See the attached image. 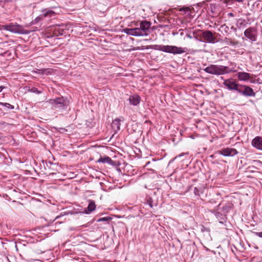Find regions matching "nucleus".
<instances>
[{
	"mask_svg": "<svg viewBox=\"0 0 262 262\" xmlns=\"http://www.w3.org/2000/svg\"><path fill=\"white\" fill-rule=\"evenodd\" d=\"M28 91L32 93H36L37 94H40L42 93L41 91L38 90L35 87H32L31 89H29Z\"/></svg>",
	"mask_w": 262,
	"mask_h": 262,
	"instance_id": "22",
	"label": "nucleus"
},
{
	"mask_svg": "<svg viewBox=\"0 0 262 262\" xmlns=\"http://www.w3.org/2000/svg\"><path fill=\"white\" fill-rule=\"evenodd\" d=\"M223 84L229 90H235L237 92L241 85L232 78L225 80Z\"/></svg>",
	"mask_w": 262,
	"mask_h": 262,
	"instance_id": "7",
	"label": "nucleus"
},
{
	"mask_svg": "<svg viewBox=\"0 0 262 262\" xmlns=\"http://www.w3.org/2000/svg\"><path fill=\"white\" fill-rule=\"evenodd\" d=\"M229 45H234V42L233 41L230 40Z\"/></svg>",
	"mask_w": 262,
	"mask_h": 262,
	"instance_id": "33",
	"label": "nucleus"
},
{
	"mask_svg": "<svg viewBox=\"0 0 262 262\" xmlns=\"http://www.w3.org/2000/svg\"><path fill=\"white\" fill-rule=\"evenodd\" d=\"M5 88L3 86H0V93L3 91V90Z\"/></svg>",
	"mask_w": 262,
	"mask_h": 262,
	"instance_id": "31",
	"label": "nucleus"
},
{
	"mask_svg": "<svg viewBox=\"0 0 262 262\" xmlns=\"http://www.w3.org/2000/svg\"><path fill=\"white\" fill-rule=\"evenodd\" d=\"M112 218L110 216L103 217H101V218H99V219H98L97 222H108L109 221L112 220Z\"/></svg>",
	"mask_w": 262,
	"mask_h": 262,
	"instance_id": "21",
	"label": "nucleus"
},
{
	"mask_svg": "<svg viewBox=\"0 0 262 262\" xmlns=\"http://www.w3.org/2000/svg\"><path fill=\"white\" fill-rule=\"evenodd\" d=\"M238 93L246 97H255L256 94L251 88L246 85H241Z\"/></svg>",
	"mask_w": 262,
	"mask_h": 262,
	"instance_id": "6",
	"label": "nucleus"
},
{
	"mask_svg": "<svg viewBox=\"0 0 262 262\" xmlns=\"http://www.w3.org/2000/svg\"><path fill=\"white\" fill-rule=\"evenodd\" d=\"M42 18H42L41 15L40 14L39 16H37L32 21L31 25H34V24H36L37 22L41 20Z\"/></svg>",
	"mask_w": 262,
	"mask_h": 262,
	"instance_id": "25",
	"label": "nucleus"
},
{
	"mask_svg": "<svg viewBox=\"0 0 262 262\" xmlns=\"http://www.w3.org/2000/svg\"><path fill=\"white\" fill-rule=\"evenodd\" d=\"M215 215L216 217L218 219L219 223L220 224H223L226 220L225 216L218 212H215Z\"/></svg>",
	"mask_w": 262,
	"mask_h": 262,
	"instance_id": "20",
	"label": "nucleus"
},
{
	"mask_svg": "<svg viewBox=\"0 0 262 262\" xmlns=\"http://www.w3.org/2000/svg\"><path fill=\"white\" fill-rule=\"evenodd\" d=\"M226 1L227 3H233L234 1L238 2V3H241L243 1V0H226Z\"/></svg>",
	"mask_w": 262,
	"mask_h": 262,
	"instance_id": "27",
	"label": "nucleus"
},
{
	"mask_svg": "<svg viewBox=\"0 0 262 262\" xmlns=\"http://www.w3.org/2000/svg\"><path fill=\"white\" fill-rule=\"evenodd\" d=\"M97 162L108 163L111 165H115V162L108 157H101L98 160Z\"/></svg>",
	"mask_w": 262,
	"mask_h": 262,
	"instance_id": "16",
	"label": "nucleus"
},
{
	"mask_svg": "<svg viewBox=\"0 0 262 262\" xmlns=\"http://www.w3.org/2000/svg\"><path fill=\"white\" fill-rule=\"evenodd\" d=\"M2 28L14 33L27 34L30 33L29 31L25 30L23 26L17 24H13L12 23H10L8 25H3L2 26Z\"/></svg>",
	"mask_w": 262,
	"mask_h": 262,
	"instance_id": "4",
	"label": "nucleus"
},
{
	"mask_svg": "<svg viewBox=\"0 0 262 262\" xmlns=\"http://www.w3.org/2000/svg\"><path fill=\"white\" fill-rule=\"evenodd\" d=\"M244 35L252 41H255L256 40V30L253 27H250L247 29L244 32Z\"/></svg>",
	"mask_w": 262,
	"mask_h": 262,
	"instance_id": "9",
	"label": "nucleus"
},
{
	"mask_svg": "<svg viewBox=\"0 0 262 262\" xmlns=\"http://www.w3.org/2000/svg\"><path fill=\"white\" fill-rule=\"evenodd\" d=\"M220 154L226 157H232L236 155L238 152L235 148H225L219 151Z\"/></svg>",
	"mask_w": 262,
	"mask_h": 262,
	"instance_id": "10",
	"label": "nucleus"
},
{
	"mask_svg": "<svg viewBox=\"0 0 262 262\" xmlns=\"http://www.w3.org/2000/svg\"><path fill=\"white\" fill-rule=\"evenodd\" d=\"M129 103L133 105H137L140 101V98L138 95L130 96L128 99Z\"/></svg>",
	"mask_w": 262,
	"mask_h": 262,
	"instance_id": "17",
	"label": "nucleus"
},
{
	"mask_svg": "<svg viewBox=\"0 0 262 262\" xmlns=\"http://www.w3.org/2000/svg\"><path fill=\"white\" fill-rule=\"evenodd\" d=\"M0 105L5 106L9 109L12 110L14 108V106L8 103L0 102Z\"/></svg>",
	"mask_w": 262,
	"mask_h": 262,
	"instance_id": "24",
	"label": "nucleus"
},
{
	"mask_svg": "<svg viewBox=\"0 0 262 262\" xmlns=\"http://www.w3.org/2000/svg\"><path fill=\"white\" fill-rule=\"evenodd\" d=\"M42 18L43 17H48L51 18L55 17V12L52 10L45 9L42 10L41 14Z\"/></svg>",
	"mask_w": 262,
	"mask_h": 262,
	"instance_id": "13",
	"label": "nucleus"
},
{
	"mask_svg": "<svg viewBox=\"0 0 262 262\" xmlns=\"http://www.w3.org/2000/svg\"><path fill=\"white\" fill-rule=\"evenodd\" d=\"M139 30L135 28H125L123 30V32L127 35L135 36H139L138 31Z\"/></svg>",
	"mask_w": 262,
	"mask_h": 262,
	"instance_id": "15",
	"label": "nucleus"
},
{
	"mask_svg": "<svg viewBox=\"0 0 262 262\" xmlns=\"http://www.w3.org/2000/svg\"><path fill=\"white\" fill-rule=\"evenodd\" d=\"M47 102L52 106V107L61 110H65L69 104V101L63 97L50 99Z\"/></svg>",
	"mask_w": 262,
	"mask_h": 262,
	"instance_id": "3",
	"label": "nucleus"
},
{
	"mask_svg": "<svg viewBox=\"0 0 262 262\" xmlns=\"http://www.w3.org/2000/svg\"><path fill=\"white\" fill-rule=\"evenodd\" d=\"M222 28H225V30L226 31V30H227V29H228V27L227 26H222Z\"/></svg>",
	"mask_w": 262,
	"mask_h": 262,
	"instance_id": "30",
	"label": "nucleus"
},
{
	"mask_svg": "<svg viewBox=\"0 0 262 262\" xmlns=\"http://www.w3.org/2000/svg\"><path fill=\"white\" fill-rule=\"evenodd\" d=\"M33 73L48 75L51 74V70L49 69H36L33 71Z\"/></svg>",
	"mask_w": 262,
	"mask_h": 262,
	"instance_id": "18",
	"label": "nucleus"
},
{
	"mask_svg": "<svg viewBox=\"0 0 262 262\" xmlns=\"http://www.w3.org/2000/svg\"><path fill=\"white\" fill-rule=\"evenodd\" d=\"M252 145L257 149L262 150V137L257 136L252 141Z\"/></svg>",
	"mask_w": 262,
	"mask_h": 262,
	"instance_id": "12",
	"label": "nucleus"
},
{
	"mask_svg": "<svg viewBox=\"0 0 262 262\" xmlns=\"http://www.w3.org/2000/svg\"><path fill=\"white\" fill-rule=\"evenodd\" d=\"M238 79L240 81H247L251 78V75L246 72H238L237 74Z\"/></svg>",
	"mask_w": 262,
	"mask_h": 262,
	"instance_id": "14",
	"label": "nucleus"
},
{
	"mask_svg": "<svg viewBox=\"0 0 262 262\" xmlns=\"http://www.w3.org/2000/svg\"><path fill=\"white\" fill-rule=\"evenodd\" d=\"M204 70L207 73L216 75H224L234 71L233 70H229L227 66L218 64H210Z\"/></svg>",
	"mask_w": 262,
	"mask_h": 262,
	"instance_id": "1",
	"label": "nucleus"
},
{
	"mask_svg": "<svg viewBox=\"0 0 262 262\" xmlns=\"http://www.w3.org/2000/svg\"><path fill=\"white\" fill-rule=\"evenodd\" d=\"M256 234V235H257L259 237H261V238H262V232H257Z\"/></svg>",
	"mask_w": 262,
	"mask_h": 262,
	"instance_id": "29",
	"label": "nucleus"
},
{
	"mask_svg": "<svg viewBox=\"0 0 262 262\" xmlns=\"http://www.w3.org/2000/svg\"><path fill=\"white\" fill-rule=\"evenodd\" d=\"M151 24L149 21H142L140 23V27H137V29L139 31L138 33L139 36H147L148 35V31L150 28Z\"/></svg>",
	"mask_w": 262,
	"mask_h": 262,
	"instance_id": "5",
	"label": "nucleus"
},
{
	"mask_svg": "<svg viewBox=\"0 0 262 262\" xmlns=\"http://www.w3.org/2000/svg\"><path fill=\"white\" fill-rule=\"evenodd\" d=\"M59 34L60 35H62V33H59Z\"/></svg>",
	"mask_w": 262,
	"mask_h": 262,
	"instance_id": "36",
	"label": "nucleus"
},
{
	"mask_svg": "<svg viewBox=\"0 0 262 262\" xmlns=\"http://www.w3.org/2000/svg\"><path fill=\"white\" fill-rule=\"evenodd\" d=\"M188 10H189V8H181V9H180V11H188Z\"/></svg>",
	"mask_w": 262,
	"mask_h": 262,
	"instance_id": "28",
	"label": "nucleus"
},
{
	"mask_svg": "<svg viewBox=\"0 0 262 262\" xmlns=\"http://www.w3.org/2000/svg\"><path fill=\"white\" fill-rule=\"evenodd\" d=\"M96 208V205L95 202L93 201H90L89 204L85 210V212L87 214L91 213L92 211L95 210Z\"/></svg>",
	"mask_w": 262,
	"mask_h": 262,
	"instance_id": "19",
	"label": "nucleus"
},
{
	"mask_svg": "<svg viewBox=\"0 0 262 262\" xmlns=\"http://www.w3.org/2000/svg\"><path fill=\"white\" fill-rule=\"evenodd\" d=\"M229 70H233L234 71H232L231 73L235 72L236 70L235 69L236 64L235 63L231 62L230 66H227Z\"/></svg>",
	"mask_w": 262,
	"mask_h": 262,
	"instance_id": "23",
	"label": "nucleus"
},
{
	"mask_svg": "<svg viewBox=\"0 0 262 262\" xmlns=\"http://www.w3.org/2000/svg\"><path fill=\"white\" fill-rule=\"evenodd\" d=\"M194 193L196 195H200V191L198 188H196V187L194 188Z\"/></svg>",
	"mask_w": 262,
	"mask_h": 262,
	"instance_id": "26",
	"label": "nucleus"
},
{
	"mask_svg": "<svg viewBox=\"0 0 262 262\" xmlns=\"http://www.w3.org/2000/svg\"><path fill=\"white\" fill-rule=\"evenodd\" d=\"M124 121L122 117L115 119L112 123V127L115 133H117L120 129L121 122Z\"/></svg>",
	"mask_w": 262,
	"mask_h": 262,
	"instance_id": "11",
	"label": "nucleus"
},
{
	"mask_svg": "<svg viewBox=\"0 0 262 262\" xmlns=\"http://www.w3.org/2000/svg\"><path fill=\"white\" fill-rule=\"evenodd\" d=\"M158 49L160 51L176 54H181L186 52L188 51L187 48L178 47L175 46L169 45H158Z\"/></svg>",
	"mask_w": 262,
	"mask_h": 262,
	"instance_id": "2",
	"label": "nucleus"
},
{
	"mask_svg": "<svg viewBox=\"0 0 262 262\" xmlns=\"http://www.w3.org/2000/svg\"><path fill=\"white\" fill-rule=\"evenodd\" d=\"M229 15L231 16H233V14L232 13H229Z\"/></svg>",
	"mask_w": 262,
	"mask_h": 262,
	"instance_id": "34",
	"label": "nucleus"
},
{
	"mask_svg": "<svg viewBox=\"0 0 262 262\" xmlns=\"http://www.w3.org/2000/svg\"><path fill=\"white\" fill-rule=\"evenodd\" d=\"M202 37L204 39V42L207 43H214L217 41L212 32L209 30L203 31Z\"/></svg>",
	"mask_w": 262,
	"mask_h": 262,
	"instance_id": "8",
	"label": "nucleus"
},
{
	"mask_svg": "<svg viewBox=\"0 0 262 262\" xmlns=\"http://www.w3.org/2000/svg\"><path fill=\"white\" fill-rule=\"evenodd\" d=\"M148 204H149V206H150L151 207H152V204H151V202L150 201V200H148Z\"/></svg>",
	"mask_w": 262,
	"mask_h": 262,
	"instance_id": "32",
	"label": "nucleus"
},
{
	"mask_svg": "<svg viewBox=\"0 0 262 262\" xmlns=\"http://www.w3.org/2000/svg\"><path fill=\"white\" fill-rule=\"evenodd\" d=\"M183 154H181V155H179V157H182L183 156Z\"/></svg>",
	"mask_w": 262,
	"mask_h": 262,
	"instance_id": "35",
	"label": "nucleus"
}]
</instances>
